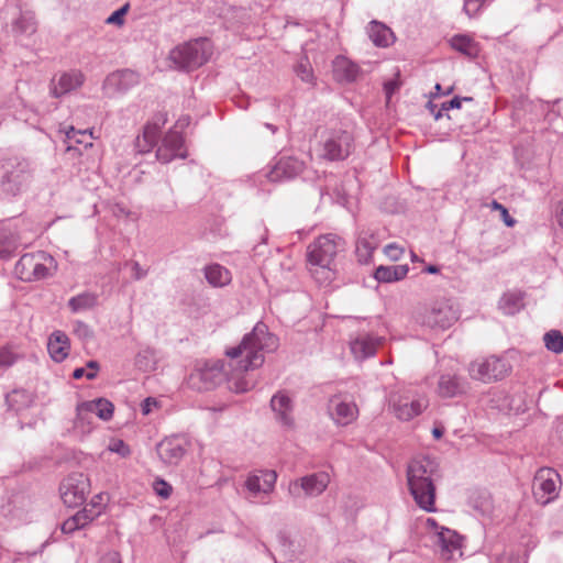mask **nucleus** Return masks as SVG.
<instances>
[{"label":"nucleus","mask_w":563,"mask_h":563,"mask_svg":"<svg viewBox=\"0 0 563 563\" xmlns=\"http://www.w3.org/2000/svg\"><path fill=\"white\" fill-rule=\"evenodd\" d=\"M278 346L279 339L264 322H257L253 330L243 336L239 345L225 352L231 360L229 366L233 369L231 375H227L228 388L235 394L253 389L255 382L247 379L244 373L261 367L265 361V354L275 352Z\"/></svg>","instance_id":"obj_1"},{"label":"nucleus","mask_w":563,"mask_h":563,"mask_svg":"<svg viewBox=\"0 0 563 563\" xmlns=\"http://www.w3.org/2000/svg\"><path fill=\"white\" fill-rule=\"evenodd\" d=\"M438 463L428 455L413 457L407 466L408 488L416 504L423 510H435L434 476Z\"/></svg>","instance_id":"obj_2"},{"label":"nucleus","mask_w":563,"mask_h":563,"mask_svg":"<svg viewBox=\"0 0 563 563\" xmlns=\"http://www.w3.org/2000/svg\"><path fill=\"white\" fill-rule=\"evenodd\" d=\"M213 53V45L207 37H199L180 44L169 53V59L179 70L191 71L206 64Z\"/></svg>","instance_id":"obj_3"},{"label":"nucleus","mask_w":563,"mask_h":563,"mask_svg":"<svg viewBox=\"0 0 563 563\" xmlns=\"http://www.w3.org/2000/svg\"><path fill=\"white\" fill-rule=\"evenodd\" d=\"M57 268L55 258L44 252L35 251L23 254L16 262L14 273L23 282H34L47 278Z\"/></svg>","instance_id":"obj_4"},{"label":"nucleus","mask_w":563,"mask_h":563,"mask_svg":"<svg viewBox=\"0 0 563 563\" xmlns=\"http://www.w3.org/2000/svg\"><path fill=\"white\" fill-rule=\"evenodd\" d=\"M344 247L343 240L332 233L319 236L308 246V262L319 267L324 279L330 280L333 276L331 265L338 252Z\"/></svg>","instance_id":"obj_5"},{"label":"nucleus","mask_w":563,"mask_h":563,"mask_svg":"<svg viewBox=\"0 0 563 563\" xmlns=\"http://www.w3.org/2000/svg\"><path fill=\"white\" fill-rule=\"evenodd\" d=\"M1 169L0 187L7 195H20L31 184L32 168L30 162L25 158H9L4 161Z\"/></svg>","instance_id":"obj_6"},{"label":"nucleus","mask_w":563,"mask_h":563,"mask_svg":"<svg viewBox=\"0 0 563 563\" xmlns=\"http://www.w3.org/2000/svg\"><path fill=\"white\" fill-rule=\"evenodd\" d=\"M354 148L353 135L345 130H331L322 134L318 155L329 162L344 161Z\"/></svg>","instance_id":"obj_7"},{"label":"nucleus","mask_w":563,"mask_h":563,"mask_svg":"<svg viewBox=\"0 0 563 563\" xmlns=\"http://www.w3.org/2000/svg\"><path fill=\"white\" fill-rule=\"evenodd\" d=\"M329 484V473L320 471L289 481L287 492L294 501H301L320 496Z\"/></svg>","instance_id":"obj_8"},{"label":"nucleus","mask_w":563,"mask_h":563,"mask_svg":"<svg viewBox=\"0 0 563 563\" xmlns=\"http://www.w3.org/2000/svg\"><path fill=\"white\" fill-rule=\"evenodd\" d=\"M512 365L507 356L490 355L476 360L470 365L473 378L483 383H492L505 378L511 372Z\"/></svg>","instance_id":"obj_9"},{"label":"nucleus","mask_w":563,"mask_h":563,"mask_svg":"<svg viewBox=\"0 0 563 563\" xmlns=\"http://www.w3.org/2000/svg\"><path fill=\"white\" fill-rule=\"evenodd\" d=\"M459 319V310L450 299L435 300L421 316V323L431 329L445 330Z\"/></svg>","instance_id":"obj_10"},{"label":"nucleus","mask_w":563,"mask_h":563,"mask_svg":"<svg viewBox=\"0 0 563 563\" xmlns=\"http://www.w3.org/2000/svg\"><path fill=\"white\" fill-rule=\"evenodd\" d=\"M388 401L393 413L401 421H409L421 415L429 404L424 396H413L409 391L393 393Z\"/></svg>","instance_id":"obj_11"},{"label":"nucleus","mask_w":563,"mask_h":563,"mask_svg":"<svg viewBox=\"0 0 563 563\" xmlns=\"http://www.w3.org/2000/svg\"><path fill=\"white\" fill-rule=\"evenodd\" d=\"M560 474L550 467L540 468L533 479V496L540 505H548L559 496Z\"/></svg>","instance_id":"obj_12"},{"label":"nucleus","mask_w":563,"mask_h":563,"mask_svg":"<svg viewBox=\"0 0 563 563\" xmlns=\"http://www.w3.org/2000/svg\"><path fill=\"white\" fill-rule=\"evenodd\" d=\"M89 490V478L82 473L69 474L59 486L60 498L67 507L82 505Z\"/></svg>","instance_id":"obj_13"},{"label":"nucleus","mask_w":563,"mask_h":563,"mask_svg":"<svg viewBox=\"0 0 563 563\" xmlns=\"http://www.w3.org/2000/svg\"><path fill=\"white\" fill-rule=\"evenodd\" d=\"M303 169V163L292 156L280 157L269 172L254 175V181L263 184L264 179L272 183L289 180L297 177Z\"/></svg>","instance_id":"obj_14"},{"label":"nucleus","mask_w":563,"mask_h":563,"mask_svg":"<svg viewBox=\"0 0 563 563\" xmlns=\"http://www.w3.org/2000/svg\"><path fill=\"white\" fill-rule=\"evenodd\" d=\"M188 445V440L185 437L172 435L156 445V452L162 463L167 466H176L186 455Z\"/></svg>","instance_id":"obj_15"},{"label":"nucleus","mask_w":563,"mask_h":563,"mask_svg":"<svg viewBox=\"0 0 563 563\" xmlns=\"http://www.w3.org/2000/svg\"><path fill=\"white\" fill-rule=\"evenodd\" d=\"M329 415L336 426L345 427L358 417L355 401L344 395H334L329 400Z\"/></svg>","instance_id":"obj_16"},{"label":"nucleus","mask_w":563,"mask_h":563,"mask_svg":"<svg viewBox=\"0 0 563 563\" xmlns=\"http://www.w3.org/2000/svg\"><path fill=\"white\" fill-rule=\"evenodd\" d=\"M187 151L184 145V137L177 130H170L162 141V145L156 151V158L167 164L175 158H186Z\"/></svg>","instance_id":"obj_17"},{"label":"nucleus","mask_w":563,"mask_h":563,"mask_svg":"<svg viewBox=\"0 0 563 563\" xmlns=\"http://www.w3.org/2000/svg\"><path fill=\"white\" fill-rule=\"evenodd\" d=\"M85 82V75L78 69H71L53 77L49 86L51 95L60 98L80 88Z\"/></svg>","instance_id":"obj_18"},{"label":"nucleus","mask_w":563,"mask_h":563,"mask_svg":"<svg viewBox=\"0 0 563 563\" xmlns=\"http://www.w3.org/2000/svg\"><path fill=\"white\" fill-rule=\"evenodd\" d=\"M277 473L272 470L260 471L251 474L245 481V488L252 498L268 496L275 488Z\"/></svg>","instance_id":"obj_19"},{"label":"nucleus","mask_w":563,"mask_h":563,"mask_svg":"<svg viewBox=\"0 0 563 563\" xmlns=\"http://www.w3.org/2000/svg\"><path fill=\"white\" fill-rule=\"evenodd\" d=\"M139 82V75L131 69L117 70L108 75L102 88L107 95L122 93Z\"/></svg>","instance_id":"obj_20"},{"label":"nucleus","mask_w":563,"mask_h":563,"mask_svg":"<svg viewBox=\"0 0 563 563\" xmlns=\"http://www.w3.org/2000/svg\"><path fill=\"white\" fill-rule=\"evenodd\" d=\"M434 543L445 561L452 560L456 553L462 555V537L452 529L441 528L434 537Z\"/></svg>","instance_id":"obj_21"},{"label":"nucleus","mask_w":563,"mask_h":563,"mask_svg":"<svg viewBox=\"0 0 563 563\" xmlns=\"http://www.w3.org/2000/svg\"><path fill=\"white\" fill-rule=\"evenodd\" d=\"M198 378L201 382L199 388L211 389L227 378L223 361L207 362L203 367L199 368L191 375V379Z\"/></svg>","instance_id":"obj_22"},{"label":"nucleus","mask_w":563,"mask_h":563,"mask_svg":"<svg viewBox=\"0 0 563 563\" xmlns=\"http://www.w3.org/2000/svg\"><path fill=\"white\" fill-rule=\"evenodd\" d=\"M166 121V115L161 113L144 126L142 135L137 136L135 141L137 152L147 153L157 144L161 129Z\"/></svg>","instance_id":"obj_23"},{"label":"nucleus","mask_w":563,"mask_h":563,"mask_svg":"<svg viewBox=\"0 0 563 563\" xmlns=\"http://www.w3.org/2000/svg\"><path fill=\"white\" fill-rule=\"evenodd\" d=\"M271 408L275 413L276 420L287 429H291L295 426V419L292 416L294 402L291 398L285 391L276 393L271 399Z\"/></svg>","instance_id":"obj_24"},{"label":"nucleus","mask_w":563,"mask_h":563,"mask_svg":"<svg viewBox=\"0 0 563 563\" xmlns=\"http://www.w3.org/2000/svg\"><path fill=\"white\" fill-rule=\"evenodd\" d=\"M380 238L373 228L362 229L356 239V256L360 263L367 264L378 247Z\"/></svg>","instance_id":"obj_25"},{"label":"nucleus","mask_w":563,"mask_h":563,"mask_svg":"<svg viewBox=\"0 0 563 563\" xmlns=\"http://www.w3.org/2000/svg\"><path fill=\"white\" fill-rule=\"evenodd\" d=\"M78 411L81 420L93 415L103 421H109L113 416L114 406L106 398H97L79 404Z\"/></svg>","instance_id":"obj_26"},{"label":"nucleus","mask_w":563,"mask_h":563,"mask_svg":"<svg viewBox=\"0 0 563 563\" xmlns=\"http://www.w3.org/2000/svg\"><path fill=\"white\" fill-rule=\"evenodd\" d=\"M380 343L382 338L379 336L369 333H360L351 341L350 347L357 360H365L375 355Z\"/></svg>","instance_id":"obj_27"},{"label":"nucleus","mask_w":563,"mask_h":563,"mask_svg":"<svg viewBox=\"0 0 563 563\" xmlns=\"http://www.w3.org/2000/svg\"><path fill=\"white\" fill-rule=\"evenodd\" d=\"M333 78L340 84H350L357 79L360 66L343 55L332 62Z\"/></svg>","instance_id":"obj_28"},{"label":"nucleus","mask_w":563,"mask_h":563,"mask_svg":"<svg viewBox=\"0 0 563 563\" xmlns=\"http://www.w3.org/2000/svg\"><path fill=\"white\" fill-rule=\"evenodd\" d=\"M465 380L456 374H442L438 382V394L444 398H453L465 391Z\"/></svg>","instance_id":"obj_29"},{"label":"nucleus","mask_w":563,"mask_h":563,"mask_svg":"<svg viewBox=\"0 0 563 563\" xmlns=\"http://www.w3.org/2000/svg\"><path fill=\"white\" fill-rule=\"evenodd\" d=\"M47 350L55 362H63L70 351V342L67 334L59 330L54 331L48 338Z\"/></svg>","instance_id":"obj_30"},{"label":"nucleus","mask_w":563,"mask_h":563,"mask_svg":"<svg viewBox=\"0 0 563 563\" xmlns=\"http://www.w3.org/2000/svg\"><path fill=\"white\" fill-rule=\"evenodd\" d=\"M366 32L369 40L377 47H388L394 44L396 40L391 29L376 20L368 23Z\"/></svg>","instance_id":"obj_31"},{"label":"nucleus","mask_w":563,"mask_h":563,"mask_svg":"<svg viewBox=\"0 0 563 563\" xmlns=\"http://www.w3.org/2000/svg\"><path fill=\"white\" fill-rule=\"evenodd\" d=\"M409 272L407 264L405 265H380L374 272V278L378 283H396L404 279Z\"/></svg>","instance_id":"obj_32"},{"label":"nucleus","mask_w":563,"mask_h":563,"mask_svg":"<svg viewBox=\"0 0 563 563\" xmlns=\"http://www.w3.org/2000/svg\"><path fill=\"white\" fill-rule=\"evenodd\" d=\"M36 21L32 12L20 11L19 18L12 22L11 31L16 37H29L36 32Z\"/></svg>","instance_id":"obj_33"},{"label":"nucleus","mask_w":563,"mask_h":563,"mask_svg":"<svg viewBox=\"0 0 563 563\" xmlns=\"http://www.w3.org/2000/svg\"><path fill=\"white\" fill-rule=\"evenodd\" d=\"M451 46L453 49L460 52L461 54L475 58L479 54V45L476 43L471 36L464 34L454 35L451 41Z\"/></svg>","instance_id":"obj_34"},{"label":"nucleus","mask_w":563,"mask_h":563,"mask_svg":"<svg viewBox=\"0 0 563 563\" xmlns=\"http://www.w3.org/2000/svg\"><path fill=\"white\" fill-rule=\"evenodd\" d=\"M205 277L213 287H223L231 282V273L220 264H211L205 268Z\"/></svg>","instance_id":"obj_35"},{"label":"nucleus","mask_w":563,"mask_h":563,"mask_svg":"<svg viewBox=\"0 0 563 563\" xmlns=\"http://www.w3.org/2000/svg\"><path fill=\"white\" fill-rule=\"evenodd\" d=\"M67 151H77L75 144L84 145L85 147L92 146L91 139L92 133L88 130H77L74 126H69L65 131Z\"/></svg>","instance_id":"obj_36"},{"label":"nucleus","mask_w":563,"mask_h":563,"mask_svg":"<svg viewBox=\"0 0 563 563\" xmlns=\"http://www.w3.org/2000/svg\"><path fill=\"white\" fill-rule=\"evenodd\" d=\"M523 307V294L519 290L507 291L499 300V308L506 314H515Z\"/></svg>","instance_id":"obj_37"},{"label":"nucleus","mask_w":563,"mask_h":563,"mask_svg":"<svg viewBox=\"0 0 563 563\" xmlns=\"http://www.w3.org/2000/svg\"><path fill=\"white\" fill-rule=\"evenodd\" d=\"M156 363V352L148 346L141 349L134 360L135 367L144 373L155 371Z\"/></svg>","instance_id":"obj_38"},{"label":"nucleus","mask_w":563,"mask_h":563,"mask_svg":"<svg viewBox=\"0 0 563 563\" xmlns=\"http://www.w3.org/2000/svg\"><path fill=\"white\" fill-rule=\"evenodd\" d=\"M32 401L33 399L31 394L24 389H15L5 397L7 405L15 412L30 407Z\"/></svg>","instance_id":"obj_39"},{"label":"nucleus","mask_w":563,"mask_h":563,"mask_svg":"<svg viewBox=\"0 0 563 563\" xmlns=\"http://www.w3.org/2000/svg\"><path fill=\"white\" fill-rule=\"evenodd\" d=\"M98 297L93 292L85 291L68 300V306L73 312H81L93 308L97 305Z\"/></svg>","instance_id":"obj_40"},{"label":"nucleus","mask_w":563,"mask_h":563,"mask_svg":"<svg viewBox=\"0 0 563 563\" xmlns=\"http://www.w3.org/2000/svg\"><path fill=\"white\" fill-rule=\"evenodd\" d=\"M294 71L303 82L314 85L316 76L307 56H301L297 60L296 65L294 66Z\"/></svg>","instance_id":"obj_41"},{"label":"nucleus","mask_w":563,"mask_h":563,"mask_svg":"<svg viewBox=\"0 0 563 563\" xmlns=\"http://www.w3.org/2000/svg\"><path fill=\"white\" fill-rule=\"evenodd\" d=\"M545 347L553 353L563 352V335L558 330H551L543 336Z\"/></svg>","instance_id":"obj_42"},{"label":"nucleus","mask_w":563,"mask_h":563,"mask_svg":"<svg viewBox=\"0 0 563 563\" xmlns=\"http://www.w3.org/2000/svg\"><path fill=\"white\" fill-rule=\"evenodd\" d=\"M81 518L82 516L76 512L74 516L66 519L60 527L63 533L70 534L76 530L85 528L86 526L84 525Z\"/></svg>","instance_id":"obj_43"},{"label":"nucleus","mask_w":563,"mask_h":563,"mask_svg":"<svg viewBox=\"0 0 563 563\" xmlns=\"http://www.w3.org/2000/svg\"><path fill=\"white\" fill-rule=\"evenodd\" d=\"M13 249V242L10 239L9 231L0 227V258H5L10 255Z\"/></svg>","instance_id":"obj_44"},{"label":"nucleus","mask_w":563,"mask_h":563,"mask_svg":"<svg viewBox=\"0 0 563 563\" xmlns=\"http://www.w3.org/2000/svg\"><path fill=\"white\" fill-rule=\"evenodd\" d=\"M18 360V355L8 346L0 347V371L12 366Z\"/></svg>","instance_id":"obj_45"},{"label":"nucleus","mask_w":563,"mask_h":563,"mask_svg":"<svg viewBox=\"0 0 563 563\" xmlns=\"http://www.w3.org/2000/svg\"><path fill=\"white\" fill-rule=\"evenodd\" d=\"M108 450L112 453H117L121 457H126L131 454L130 446L120 439H113L108 445Z\"/></svg>","instance_id":"obj_46"},{"label":"nucleus","mask_w":563,"mask_h":563,"mask_svg":"<svg viewBox=\"0 0 563 563\" xmlns=\"http://www.w3.org/2000/svg\"><path fill=\"white\" fill-rule=\"evenodd\" d=\"M153 489L157 496H159L164 499H167L172 495V492H173L172 485L163 478H156L153 482Z\"/></svg>","instance_id":"obj_47"},{"label":"nucleus","mask_w":563,"mask_h":563,"mask_svg":"<svg viewBox=\"0 0 563 563\" xmlns=\"http://www.w3.org/2000/svg\"><path fill=\"white\" fill-rule=\"evenodd\" d=\"M78 515H81L82 522L85 526L93 521L96 518H98L101 515V507H95L93 505H86L85 508L77 512Z\"/></svg>","instance_id":"obj_48"},{"label":"nucleus","mask_w":563,"mask_h":563,"mask_svg":"<svg viewBox=\"0 0 563 563\" xmlns=\"http://www.w3.org/2000/svg\"><path fill=\"white\" fill-rule=\"evenodd\" d=\"M490 208L493 210H496V211H499L500 212V217H501V220L504 221V223L508 227V228H512L515 227L516 224V219L512 218L509 212H508V209L501 205L500 202H498L497 200H493L492 203H490Z\"/></svg>","instance_id":"obj_49"},{"label":"nucleus","mask_w":563,"mask_h":563,"mask_svg":"<svg viewBox=\"0 0 563 563\" xmlns=\"http://www.w3.org/2000/svg\"><path fill=\"white\" fill-rule=\"evenodd\" d=\"M77 416L75 420V428L80 430L82 433H88L93 429L95 421L93 415L85 417V419H80L78 407L76 408Z\"/></svg>","instance_id":"obj_50"},{"label":"nucleus","mask_w":563,"mask_h":563,"mask_svg":"<svg viewBox=\"0 0 563 563\" xmlns=\"http://www.w3.org/2000/svg\"><path fill=\"white\" fill-rule=\"evenodd\" d=\"M74 332L79 339L84 341L92 339L93 335L90 327L82 321H76L74 323Z\"/></svg>","instance_id":"obj_51"},{"label":"nucleus","mask_w":563,"mask_h":563,"mask_svg":"<svg viewBox=\"0 0 563 563\" xmlns=\"http://www.w3.org/2000/svg\"><path fill=\"white\" fill-rule=\"evenodd\" d=\"M128 11V4L112 12L106 20L108 24L122 25L124 22V15Z\"/></svg>","instance_id":"obj_52"},{"label":"nucleus","mask_w":563,"mask_h":563,"mask_svg":"<svg viewBox=\"0 0 563 563\" xmlns=\"http://www.w3.org/2000/svg\"><path fill=\"white\" fill-rule=\"evenodd\" d=\"M125 265L131 267L132 277L135 280H141V279L145 278L148 273V269L141 266L140 263L136 261L128 262Z\"/></svg>","instance_id":"obj_53"},{"label":"nucleus","mask_w":563,"mask_h":563,"mask_svg":"<svg viewBox=\"0 0 563 563\" xmlns=\"http://www.w3.org/2000/svg\"><path fill=\"white\" fill-rule=\"evenodd\" d=\"M485 0H465L463 10L470 16H474L481 9Z\"/></svg>","instance_id":"obj_54"},{"label":"nucleus","mask_w":563,"mask_h":563,"mask_svg":"<svg viewBox=\"0 0 563 563\" xmlns=\"http://www.w3.org/2000/svg\"><path fill=\"white\" fill-rule=\"evenodd\" d=\"M384 253L391 261H398L402 254V249L399 247L396 243H390L384 247Z\"/></svg>","instance_id":"obj_55"},{"label":"nucleus","mask_w":563,"mask_h":563,"mask_svg":"<svg viewBox=\"0 0 563 563\" xmlns=\"http://www.w3.org/2000/svg\"><path fill=\"white\" fill-rule=\"evenodd\" d=\"M158 406V401L153 397H147L143 400L141 405L142 413L147 416L150 415L154 408Z\"/></svg>","instance_id":"obj_56"},{"label":"nucleus","mask_w":563,"mask_h":563,"mask_svg":"<svg viewBox=\"0 0 563 563\" xmlns=\"http://www.w3.org/2000/svg\"><path fill=\"white\" fill-rule=\"evenodd\" d=\"M85 368L87 371L86 378L91 380V379H95L97 377V374H98V371L100 368V365H99V363L97 361L91 360V361L87 362Z\"/></svg>","instance_id":"obj_57"},{"label":"nucleus","mask_w":563,"mask_h":563,"mask_svg":"<svg viewBox=\"0 0 563 563\" xmlns=\"http://www.w3.org/2000/svg\"><path fill=\"white\" fill-rule=\"evenodd\" d=\"M464 101H471L472 98H463ZM462 99L459 97H454L453 99L445 101L442 103V110L449 111L451 109H459L461 108Z\"/></svg>","instance_id":"obj_58"},{"label":"nucleus","mask_w":563,"mask_h":563,"mask_svg":"<svg viewBox=\"0 0 563 563\" xmlns=\"http://www.w3.org/2000/svg\"><path fill=\"white\" fill-rule=\"evenodd\" d=\"M98 563H122L120 554L115 551L106 553Z\"/></svg>","instance_id":"obj_59"},{"label":"nucleus","mask_w":563,"mask_h":563,"mask_svg":"<svg viewBox=\"0 0 563 563\" xmlns=\"http://www.w3.org/2000/svg\"><path fill=\"white\" fill-rule=\"evenodd\" d=\"M426 527L429 529L430 532H432L434 534V537L440 531V529L443 528L433 518H427Z\"/></svg>","instance_id":"obj_60"},{"label":"nucleus","mask_w":563,"mask_h":563,"mask_svg":"<svg viewBox=\"0 0 563 563\" xmlns=\"http://www.w3.org/2000/svg\"><path fill=\"white\" fill-rule=\"evenodd\" d=\"M555 217L561 228H563V200H560L556 205Z\"/></svg>","instance_id":"obj_61"},{"label":"nucleus","mask_w":563,"mask_h":563,"mask_svg":"<svg viewBox=\"0 0 563 563\" xmlns=\"http://www.w3.org/2000/svg\"><path fill=\"white\" fill-rule=\"evenodd\" d=\"M266 236L262 238V242L254 246L255 255H264L266 252Z\"/></svg>","instance_id":"obj_62"},{"label":"nucleus","mask_w":563,"mask_h":563,"mask_svg":"<svg viewBox=\"0 0 563 563\" xmlns=\"http://www.w3.org/2000/svg\"><path fill=\"white\" fill-rule=\"evenodd\" d=\"M88 505H93L95 507H101V511L103 510V496L101 494L96 495Z\"/></svg>","instance_id":"obj_63"},{"label":"nucleus","mask_w":563,"mask_h":563,"mask_svg":"<svg viewBox=\"0 0 563 563\" xmlns=\"http://www.w3.org/2000/svg\"><path fill=\"white\" fill-rule=\"evenodd\" d=\"M86 373H87V371H86V368H85V367H77V368H75V369H74V372H73V377H74L75 379H80V378H82L84 376L86 377Z\"/></svg>","instance_id":"obj_64"}]
</instances>
